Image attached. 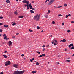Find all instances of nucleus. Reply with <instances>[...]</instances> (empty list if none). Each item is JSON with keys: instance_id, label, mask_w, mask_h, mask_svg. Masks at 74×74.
<instances>
[{"instance_id": "f257e3e1", "label": "nucleus", "mask_w": 74, "mask_h": 74, "mask_svg": "<svg viewBox=\"0 0 74 74\" xmlns=\"http://www.w3.org/2000/svg\"><path fill=\"white\" fill-rule=\"evenodd\" d=\"M25 72V71H15L13 74H22Z\"/></svg>"}, {"instance_id": "f03ea898", "label": "nucleus", "mask_w": 74, "mask_h": 74, "mask_svg": "<svg viewBox=\"0 0 74 74\" xmlns=\"http://www.w3.org/2000/svg\"><path fill=\"white\" fill-rule=\"evenodd\" d=\"M40 14H37L36 16H34V19L36 20L37 21H38L40 19Z\"/></svg>"}, {"instance_id": "7ed1b4c3", "label": "nucleus", "mask_w": 74, "mask_h": 74, "mask_svg": "<svg viewBox=\"0 0 74 74\" xmlns=\"http://www.w3.org/2000/svg\"><path fill=\"white\" fill-rule=\"evenodd\" d=\"M52 44H54V45H57L58 44V42H57V41L55 39H54L52 40Z\"/></svg>"}, {"instance_id": "20e7f679", "label": "nucleus", "mask_w": 74, "mask_h": 74, "mask_svg": "<svg viewBox=\"0 0 74 74\" xmlns=\"http://www.w3.org/2000/svg\"><path fill=\"white\" fill-rule=\"evenodd\" d=\"M5 66H8V65H10V61H8L7 62H6L5 63Z\"/></svg>"}, {"instance_id": "39448f33", "label": "nucleus", "mask_w": 74, "mask_h": 74, "mask_svg": "<svg viewBox=\"0 0 74 74\" xmlns=\"http://www.w3.org/2000/svg\"><path fill=\"white\" fill-rule=\"evenodd\" d=\"M55 1V0H51L48 3V5H51Z\"/></svg>"}, {"instance_id": "423d86ee", "label": "nucleus", "mask_w": 74, "mask_h": 74, "mask_svg": "<svg viewBox=\"0 0 74 74\" xmlns=\"http://www.w3.org/2000/svg\"><path fill=\"white\" fill-rule=\"evenodd\" d=\"M22 2L24 4H25V3H29V1H26V0L23 1Z\"/></svg>"}, {"instance_id": "0eeeda50", "label": "nucleus", "mask_w": 74, "mask_h": 74, "mask_svg": "<svg viewBox=\"0 0 74 74\" xmlns=\"http://www.w3.org/2000/svg\"><path fill=\"white\" fill-rule=\"evenodd\" d=\"M3 37L4 38H3L4 40L7 39V36H6V34H5L3 35Z\"/></svg>"}, {"instance_id": "6e6552de", "label": "nucleus", "mask_w": 74, "mask_h": 74, "mask_svg": "<svg viewBox=\"0 0 74 74\" xmlns=\"http://www.w3.org/2000/svg\"><path fill=\"white\" fill-rule=\"evenodd\" d=\"M66 40L65 39H63L62 40H61L60 41V42H66Z\"/></svg>"}, {"instance_id": "1a4fd4ad", "label": "nucleus", "mask_w": 74, "mask_h": 74, "mask_svg": "<svg viewBox=\"0 0 74 74\" xmlns=\"http://www.w3.org/2000/svg\"><path fill=\"white\" fill-rule=\"evenodd\" d=\"M26 4H25V7H27L28 5H29V2H28L27 3H26Z\"/></svg>"}, {"instance_id": "9d476101", "label": "nucleus", "mask_w": 74, "mask_h": 74, "mask_svg": "<svg viewBox=\"0 0 74 74\" xmlns=\"http://www.w3.org/2000/svg\"><path fill=\"white\" fill-rule=\"evenodd\" d=\"M13 66L14 67L17 68V67H18V65L16 64H13Z\"/></svg>"}, {"instance_id": "9b49d317", "label": "nucleus", "mask_w": 74, "mask_h": 74, "mask_svg": "<svg viewBox=\"0 0 74 74\" xmlns=\"http://www.w3.org/2000/svg\"><path fill=\"white\" fill-rule=\"evenodd\" d=\"M73 43L69 45L68 46V47H71L72 46H73Z\"/></svg>"}, {"instance_id": "f8f14e48", "label": "nucleus", "mask_w": 74, "mask_h": 74, "mask_svg": "<svg viewBox=\"0 0 74 74\" xmlns=\"http://www.w3.org/2000/svg\"><path fill=\"white\" fill-rule=\"evenodd\" d=\"M14 14H15L16 15H18V12H17V11H16L14 12Z\"/></svg>"}, {"instance_id": "ddd939ff", "label": "nucleus", "mask_w": 74, "mask_h": 74, "mask_svg": "<svg viewBox=\"0 0 74 74\" xmlns=\"http://www.w3.org/2000/svg\"><path fill=\"white\" fill-rule=\"evenodd\" d=\"M36 72H37V71H32L31 73H33V74H35V73H36Z\"/></svg>"}, {"instance_id": "4468645a", "label": "nucleus", "mask_w": 74, "mask_h": 74, "mask_svg": "<svg viewBox=\"0 0 74 74\" xmlns=\"http://www.w3.org/2000/svg\"><path fill=\"white\" fill-rule=\"evenodd\" d=\"M27 10H29V8H29V5H28L27 6Z\"/></svg>"}, {"instance_id": "2eb2a0df", "label": "nucleus", "mask_w": 74, "mask_h": 74, "mask_svg": "<svg viewBox=\"0 0 74 74\" xmlns=\"http://www.w3.org/2000/svg\"><path fill=\"white\" fill-rule=\"evenodd\" d=\"M8 27V25H4V27H6V28H7V27Z\"/></svg>"}, {"instance_id": "dca6fc26", "label": "nucleus", "mask_w": 74, "mask_h": 74, "mask_svg": "<svg viewBox=\"0 0 74 74\" xmlns=\"http://www.w3.org/2000/svg\"><path fill=\"white\" fill-rule=\"evenodd\" d=\"M30 12H31V13H34V11H33L32 10H30Z\"/></svg>"}, {"instance_id": "f3484780", "label": "nucleus", "mask_w": 74, "mask_h": 74, "mask_svg": "<svg viewBox=\"0 0 74 74\" xmlns=\"http://www.w3.org/2000/svg\"><path fill=\"white\" fill-rule=\"evenodd\" d=\"M6 3H10V1L9 0H6Z\"/></svg>"}, {"instance_id": "a211bd4d", "label": "nucleus", "mask_w": 74, "mask_h": 74, "mask_svg": "<svg viewBox=\"0 0 74 74\" xmlns=\"http://www.w3.org/2000/svg\"><path fill=\"white\" fill-rule=\"evenodd\" d=\"M70 49H74V46H72L71 48Z\"/></svg>"}, {"instance_id": "6ab92c4d", "label": "nucleus", "mask_w": 74, "mask_h": 74, "mask_svg": "<svg viewBox=\"0 0 74 74\" xmlns=\"http://www.w3.org/2000/svg\"><path fill=\"white\" fill-rule=\"evenodd\" d=\"M3 56L5 58H7V56L6 55H3Z\"/></svg>"}, {"instance_id": "aec40b11", "label": "nucleus", "mask_w": 74, "mask_h": 74, "mask_svg": "<svg viewBox=\"0 0 74 74\" xmlns=\"http://www.w3.org/2000/svg\"><path fill=\"white\" fill-rule=\"evenodd\" d=\"M12 45V42H11V41H10V45Z\"/></svg>"}, {"instance_id": "412c9836", "label": "nucleus", "mask_w": 74, "mask_h": 74, "mask_svg": "<svg viewBox=\"0 0 74 74\" xmlns=\"http://www.w3.org/2000/svg\"><path fill=\"white\" fill-rule=\"evenodd\" d=\"M36 65H39V64H40V63H38V62H36Z\"/></svg>"}, {"instance_id": "4be33fe9", "label": "nucleus", "mask_w": 74, "mask_h": 74, "mask_svg": "<svg viewBox=\"0 0 74 74\" xmlns=\"http://www.w3.org/2000/svg\"><path fill=\"white\" fill-rule=\"evenodd\" d=\"M29 32H33V30L29 29Z\"/></svg>"}, {"instance_id": "5701e85b", "label": "nucleus", "mask_w": 74, "mask_h": 74, "mask_svg": "<svg viewBox=\"0 0 74 74\" xmlns=\"http://www.w3.org/2000/svg\"><path fill=\"white\" fill-rule=\"evenodd\" d=\"M23 17V16H19L18 17L19 18H22Z\"/></svg>"}, {"instance_id": "b1692460", "label": "nucleus", "mask_w": 74, "mask_h": 74, "mask_svg": "<svg viewBox=\"0 0 74 74\" xmlns=\"http://www.w3.org/2000/svg\"><path fill=\"white\" fill-rule=\"evenodd\" d=\"M45 17L46 18H48V15H46Z\"/></svg>"}, {"instance_id": "393cba45", "label": "nucleus", "mask_w": 74, "mask_h": 74, "mask_svg": "<svg viewBox=\"0 0 74 74\" xmlns=\"http://www.w3.org/2000/svg\"><path fill=\"white\" fill-rule=\"evenodd\" d=\"M16 25V23H14L12 24V26H14V25Z\"/></svg>"}, {"instance_id": "a878e982", "label": "nucleus", "mask_w": 74, "mask_h": 74, "mask_svg": "<svg viewBox=\"0 0 74 74\" xmlns=\"http://www.w3.org/2000/svg\"><path fill=\"white\" fill-rule=\"evenodd\" d=\"M36 52L38 54H40L41 53V52H39V51H37V52Z\"/></svg>"}, {"instance_id": "bb28decb", "label": "nucleus", "mask_w": 74, "mask_h": 74, "mask_svg": "<svg viewBox=\"0 0 74 74\" xmlns=\"http://www.w3.org/2000/svg\"><path fill=\"white\" fill-rule=\"evenodd\" d=\"M42 57L45 56V54H42Z\"/></svg>"}, {"instance_id": "cd10ccee", "label": "nucleus", "mask_w": 74, "mask_h": 74, "mask_svg": "<svg viewBox=\"0 0 74 74\" xmlns=\"http://www.w3.org/2000/svg\"><path fill=\"white\" fill-rule=\"evenodd\" d=\"M64 5L65 6V7H67V4H64Z\"/></svg>"}, {"instance_id": "c85d7f7f", "label": "nucleus", "mask_w": 74, "mask_h": 74, "mask_svg": "<svg viewBox=\"0 0 74 74\" xmlns=\"http://www.w3.org/2000/svg\"><path fill=\"white\" fill-rule=\"evenodd\" d=\"M52 23L53 24H55V21H53L52 22Z\"/></svg>"}, {"instance_id": "c756f323", "label": "nucleus", "mask_w": 74, "mask_h": 74, "mask_svg": "<svg viewBox=\"0 0 74 74\" xmlns=\"http://www.w3.org/2000/svg\"><path fill=\"white\" fill-rule=\"evenodd\" d=\"M68 33H70V30H69L67 31Z\"/></svg>"}, {"instance_id": "7c9ffc66", "label": "nucleus", "mask_w": 74, "mask_h": 74, "mask_svg": "<svg viewBox=\"0 0 74 74\" xmlns=\"http://www.w3.org/2000/svg\"><path fill=\"white\" fill-rule=\"evenodd\" d=\"M66 61H67L68 62H70V60H66Z\"/></svg>"}, {"instance_id": "2f4dec72", "label": "nucleus", "mask_w": 74, "mask_h": 74, "mask_svg": "<svg viewBox=\"0 0 74 74\" xmlns=\"http://www.w3.org/2000/svg\"><path fill=\"white\" fill-rule=\"evenodd\" d=\"M30 7V9H32V8H33L32 7V6H30L29 7Z\"/></svg>"}, {"instance_id": "473e14b6", "label": "nucleus", "mask_w": 74, "mask_h": 74, "mask_svg": "<svg viewBox=\"0 0 74 74\" xmlns=\"http://www.w3.org/2000/svg\"><path fill=\"white\" fill-rule=\"evenodd\" d=\"M49 0H46L45 2V3H47V1H49Z\"/></svg>"}, {"instance_id": "72a5a7b5", "label": "nucleus", "mask_w": 74, "mask_h": 74, "mask_svg": "<svg viewBox=\"0 0 74 74\" xmlns=\"http://www.w3.org/2000/svg\"><path fill=\"white\" fill-rule=\"evenodd\" d=\"M37 29H40V27H39L38 26H37Z\"/></svg>"}, {"instance_id": "f704fd0d", "label": "nucleus", "mask_w": 74, "mask_h": 74, "mask_svg": "<svg viewBox=\"0 0 74 74\" xmlns=\"http://www.w3.org/2000/svg\"><path fill=\"white\" fill-rule=\"evenodd\" d=\"M29 7H31L32 6V4L31 3H30L29 4Z\"/></svg>"}, {"instance_id": "c9c22d12", "label": "nucleus", "mask_w": 74, "mask_h": 74, "mask_svg": "<svg viewBox=\"0 0 74 74\" xmlns=\"http://www.w3.org/2000/svg\"><path fill=\"white\" fill-rule=\"evenodd\" d=\"M71 23H74V21H72L71 22Z\"/></svg>"}, {"instance_id": "e433bc0d", "label": "nucleus", "mask_w": 74, "mask_h": 74, "mask_svg": "<svg viewBox=\"0 0 74 74\" xmlns=\"http://www.w3.org/2000/svg\"><path fill=\"white\" fill-rule=\"evenodd\" d=\"M62 25H64V23H62Z\"/></svg>"}, {"instance_id": "4c0bfd02", "label": "nucleus", "mask_w": 74, "mask_h": 74, "mask_svg": "<svg viewBox=\"0 0 74 74\" xmlns=\"http://www.w3.org/2000/svg\"><path fill=\"white\" fill-rule=\"evenodd\" d=\"M68 15H66V18H68Z\"/></svg>"}, {"instance_id": "58836bf2", "label": "nucleus", "mask_w": 74, "mask_h": 74, "mask_svg": "<svg viewBox=\"0 0 74 74\" xmlns=\"http://www.w3.org/2000/svg\"><path fill=\"white\" fill-rule=\"evenodd\" d=\"M30 60L31 61V62H33V60H32L30 59Z\"/></svg>"}, {"instance_id": "ea45409f", "label": "nucleus", "mask_w": 74, "mask_h": 74, "mask_svg": "<svg viewBox=\"0 0 74 74\" xmlns=\"http://www.w3.org/2000/svg\"><path fill=\"white\" fill-rule=\"evenodd\" d=\"M0 74H4V73L3 72H1L0 73Z\"/></svg>"}, {"instance_id": "a19ab883", "label": "nucleus", "mask_w": 74, "mask_h": 74, "mask_svg": "<svg viewBox=\"0 0 74 74\" xmlns=\"http://www.w3.org/2000/svg\"><path fill=\"white\" fill-rule=\"evenodd\" d=\"M54 7L55 8H58V7H56V6H54Z\"/></svg>"}, {"instance_id": "79ce46f5", "label": "nucleus", "mask_w": 74, "mask_h": 74, "mask_svg": "<svg viewBox=\"0 0 74 74\" xmlns=\"http://www.w3.org/2000/svg\"><path fill=\"white\" fill-rule=\"evenodd\" d=\"M32 10H35V9L34 8H32Z\"/></svg>"}, {"instance_id": "37998d69", "label": "nucleus", "mask_w": 74, "mask_h": 74, "mask_svg": "<svg viewBox=\"0 0 74 74\" xmlns=\"http://www.w3.org/2000/svg\"><path fill=\"white\" fill-rule=\"evenodd\" d=\"M39 57H42V55H40L39 56Z\"/></svg>"}, {"instance_id": "c03bdc74", "label": "nucleus", "mask_w": 74, "mask_h": 74, "mask_svg": "<svg viewBox=\"0 0 74 74\" xmlns=\"http://www.w3.org/2000/svg\"><path fill=\"white\" fill-rule=\"evenodd\" d=\"M12 37L13 38H15V36H13Z\"/></svg>"}, {"instance_id": "a18cd8bd", "label": "nucleus", "mask_w": 74, "mask_h": 74, "mask_svg": "<svg viewBox=\"0 0 74 74\" xmlns=\"http://www.w3.org/2000/svg\"><path fill=\"white\" fill-rule=\"evenodd\" d=\"M21 56L23 57V56H24V54H22V55H21Z\"/></svg>"}, {"instance_id": "49530a36", "label": "nucleus", "mask_w": 74, "mask_h": 74, "mask_svg": "<svg viewBox=\"0 0 74 74\" xmlns=\"http://www.w3.org/2000/svg\"><path fill=\"white\" fill-rule=\"evenodd\" d=\"M3 31V30L2 29H0V32H1Z\"/></svg>"}, {"instance_id": "de8ad7c7", "label": "nucleus", "mask_w": 74, "mask_h": 74, "mask_svg": "<svg viewBox=\"0 0 74 74\" xmlns=\"http://www.w3.org/2000/svg\"><path fill=\"white\" fill-rule=\"evenodd\" d=\"M62 15L61 14H59L58 15V16H61Z\"/></svg>"}, {"instance_id": "09e8293b", "label": "nucleus", "mask_w": 74, "mask_h": 74, "mask_svg": "<svg viewBox=\"0 0 74 74\" xmlns=\"http://www.w3.org/2000/svg\"><path fill=\"white\" fill-rule=\"evenodd\" d=\"M50 12H51V11H50V10H48V13H50Z\"/></svg>"}, {"instance_id": "8fccbe9b", "label": "nucleus", "mask_w": 74, "mask_h": 74, "mask_svg": "<svg viewBox=\"0 0 74 74\" xmlns=\"http://www.w3.org/2000/svg\"><path fill=\"white\" fill-rule=\"evenodd\" d=\"M46 47H49V45H46Z\"/></svg>"}, {"instance_id": "3c124183", "label": "nucleus", "mask_w": 74, "mask_h": 74, "mask_svg": "<svg viewBox=\"0 0 74 74\" xmlns=\"http://www.w3.org/2000/svg\"><path fill=\"white\" fill-rule=\"evenodd\" d=\"M0 19H3V17H0Z\"/></svg>"}, {"instance_id": "603ef678", "label": "nucleus", "mask_w": 74, "mask_h": 74, "mask_svg": "<svg viewBox=\"0 0 74 74\" xmlns=\"http://www.w3.org/2000/svg\"><path fill=\"white\" fill-rule=\"evenodd\" d=\"M57 64H59V62H57Z\"/></svg>"}, {"instance_id": "864d4df0", "label": "nucleus", "mask_w": 74, "mask_h": 74, "mask_svg": "<svg viewBox=\"0 0 74 74\" xmlns=\"http://www.w3.org/2000/svg\"><path fill=\"white\" fill-rule=\"evenodd\" d=\"M19 33H16V35H18L19 34Z\"/></svg>"}, {"instance_id": "5fc2aeb1", "label": "nucleus", "mask_w": 74, "mask_h": 74, "mask_svg": "<svg viewBox=\"0 0 74 74\" xmlns=\"http://www.w3.org/2000/svg\"><path fill=\"white\" fill-rule=\"evenodd\" d=\"M7 51H5L4 53H7Z\"/></svg>"}, {"instance_id": "6e6d98bb", "label": "nucleus", "mask_w": 74, "mask_h": 74, "mask_svg": "<svg viewBox=\"0 0 74 74\" xmlns=\"http://www.w3.org/2000/svg\"><path fill=\"white\" fill-rule=\"evenodd\" d=\"M42 47L43 48H44V47H45V45H44L42 46Z\"/></svg>"}, {"instance_id": "4d7b16f0", "label": "nucleus", "mask_w": 74, "mask_h": 74, "mask_svg": "<svg viewBox=\"0 0 74 74\" xmlns=\"http://www.w3.org/2000/svg\"><path fill=\"white\" fill-rule=\"evenodd\" d=\"M45 48H44L43 50V51H45Z\"/></svg>"}, {"instance_id": "13d9d810", "label": "nucleus", "mask_w": 74, "mask_h": 74, "mask_svg": "<svg viewBox=\"0 0 74 74\" xmlns=\"http://www.w3.org/2000/svg\"><path fill=\"white\" fill-rule=\"evenodd\" d=\"M68 16H71V14H69L68 15Z\"/></svg>"}, {"instance_id": "bf43d9fd", "label": "nucleus", "mask_w": 74, "mask_h": 74, "mask_svg": "<svg viewBox=\"0 0 74 74\" xmlns=\"http://www.w3.org/2000/svg\"><path fill=\"white\" fill-rule=\"evenodd\" d=\"M9 45L10 46V41L8 42Z\"/></svg>"}, {"instance_id": "052dcab7", "label": "nucleus", "mask_w": 74, "mask_h": 74, "mask_svg": "<svg viewBox=\"0 0 74 74\" xmlns=\"http://www.w3.org/2000/svg\"><path fill=\"white\" fill-rule=\"evenodd\" d=\"M34 58H32V60H34Z\"/></svg>"}, {"instance_id": "680f3d73", "label": "nucleus", "mask_w": 74, "mask_h": 74, "mask_svg": "<svg viewBox=\"0 0 74 74\" xmlns=\"http://www.w3.org/2000/svg\"><path fill=\"white\" fill-rule=\"evenodd\" d=\"M6 39H5V40H8V39H9V38H6Z\"/></svg>"}, {"instance_id": "e2e57ef3", "label": "nucleus", "mask_w": 74, "mask_h": 74, "mask_svg": "<svg viewBox=\"0 0 74 74\" xmlns=\"http://www.w3.org/2000/svg\"><path fill=\"white\" fill-rule=\"evenodd\" d=\"M62 7V6H58V8H60V7Z\"/></svg>"}, {"instance_id": "0e129e2a", "label": "nucleus", "mask_w": 74, "mask_h": 74, "mask_svg": "<svg viewBox=\"0 0 74 74\" xmlns=\"http://www.w3.org/2000/svg\"><path fill=\"white\" fill-rule=\"evenodd\" d=\"M70 59V58L69 57L68 58V59Z\"/></svg>"}, {"instance_id": "69168bd1", "label": "nucleus", "mask_w": 74, "mask_h": 74, "mask_svg": "<svg viewBox=\"0 0 74 74\" xmlns=\"http://www.w3.org/2000/svg\"><path fill=\"white\" fill-rule=\"evenodd\" d=\"M1 23H0V26H1Z\"/></svg>"}, {"instance_id": "338daca9", "label": "nucleus", "mask_w": 74, "mask_h": 74, "mask_svg": "<svg viewBox=\"0 0 74 74\" xmlns=\"http://www.w3.org/2000/svg\"><path fill=\"white\" fill-rule=\"evenodd\" d=\"M44 32V31H43V30H42V31H41V32Z\"/></svg>"}, {"instance_id": "774afa93", "label": "nucleus", "mask_w": 74, "mask_h": 74, "mask_svg": "<svg viewBox=\"0 0 74 74\" xmlns=\"http://www.w3.org/2000/svg\"><path fill=\"white\" fill-rule=\"evenodd\" d=\"M65 51H67V49H66L65 50Z\"/></svg>"}]
</instances>
